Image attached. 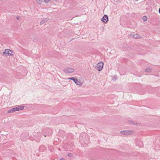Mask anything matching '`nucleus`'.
I'll return each instance as SVG.
<instances>
[{
  "label": "nucleus",
  "mask_w": 160,
  "mask_h": 160,
  "mask_svg": "<svg viewBox=\"0 0 160 160\" xmlns=\"http://www.w3.org/2000/svg\"><path fill=\"white\" fill-rule=\"evenodd\" d=\"M48 21V20L47 18L43 19L41 22L40 23V24H44V23Z\"/></svg>",
  "instance_id": "11"
},
{
  "label": "nucleus",
  "mask_w": 160,
  "mask_h": 160,
  "mask_svg": "<svg viewBox=\"0 0 160 160\" xmlns=\"http://www.w3.org/2000/svg\"><path fill=\"white\" fill-rule=\"evenodd\" d=\"M9 50V49H5V52H3V54H6V55H7V52H8V51Z\"/></svg>",
  "instance_id": "13"
},
{
  "label": "nucleus",
  "mask_w": 160,
  "mask_h": 160,
  "mask_svg": "<svg viewBox=\"0 0 160 160\" xmlns=\"http://www.w3.org/2000/svg\"><path fill=\"white\" fill-rule=\"evenodd\" d=\"M103 63L102 62H98L96 65V68L99 71H101L103 67Z\"/></svg>",
  "instance_id": "3"
},
{
  "label": "nucleus",
  "mask_w": 160,
  "mask_h": 160,
  "mask_svg": "<svg viewBox=\"0 0 160 160\" xmlns=\"http://www.w3.org/2000/svg\"><path fill=\"white\" fill-rule=\"evenodd\" d=\"M68 156L69 157H71L72 156V154L71 153L68 154Z\"/></svg>",
  "instance_id": "16"
},
{
  "label": "nucleus",
  "mask_w": 160,
  "mask_h": 160,
  "mask_svg": "<svg viewBox=\"0 0 160 160\" xmlns=\"http://www.w3.org/2000/svg\"><path fill=\"white\" fill-rule=\"evenodd\" d=\"M132 133L133 132L131 130H124L120 132V133L123 135H128Z\"/></svg>",
  "instance_id": "5"
},
{
  "label": "nucleus",
  "mask_w": 160,
  "mask_h": 160,
  "mask_svg": "<svg viewBox=\"0 0 160 160\" xmlns=\"http://www.w3.org/2000/svg\"><path fill=\"white\" fill-rule=\"evenodd\" d=\"M148 19L147 17L146 16H143L142 18V20L144 21H146Z\"/></svg>",
  "instance_id": "12"
},
{
  "label": "nucleus",
  "mask_w": 160,
  "mask_h": 160,
  "mask_svg": "<svg viewBox=\"0 0 160 160\" xmlns=\"http://www.w3.org/2000/svg\"><path fill=\"white\" fill-rule=\"evenodd\" d=\"M129 123L130 124H132V125H137L138 124V123H137L136 122H134L133 121H129Z\"/></svg>",
  "instance_id": "9"
},
{
  "label": "nucleus",
  "mask_w": 160,
  "mask_h": 160,
  "mask_svg": "<svg viewBox=\"0 0 160 160\" xmlns=\"http://www.w3.org/2000/svg\"><path fill=\"white\" fill-rule=\"evenodd\" d=\"M60 160H65L63 158H60Z\"/></svg>",
  "instance_id": "19"
},
{
  "label": "nucleus",
  "mask_w": 160,
  "mask_h": 160,
  "mask_svg": "<svg viewBox=\"0 0 160 160\" xmlns=\"http://www.w3.org/2000/svg\"><path fill=\"white\" fill-rule=\"evenodd\" d=\"M146 72H151V69L150 68H148L146 69Z\"/></svg>",
  "instance_id": "14"
},
{
  "label": "nucleus",
  "mask_w": 160,
  "mask_h": 160,
  "mask_svg": "<svg viewBox=\"0 0 160 160\" xmlns=\"http://www.w3.org/2000/svg\"><path fill=\"white\" fill-rule=\"evenodd\" d=\"M38 1L39 2L41 1V0H38Z\"/></svg>",
  "instance_id": "21"
},
{
  "label": "nucleus",
  "mask_w": 160,
  "mask_h": 160,
  "mask_svg": "<svg viewBox=\"0 0 160 160\" xmlns=\"http://www.w3.org/2000/svg\"><path fill=\"white\" fill-rule=\"evenodd\" d=\"M159 12L160 14V8L159 9Z\"/></svg>",
  "instance_id": "20"
},
{
  "label": "nucleus",
  "mask_w": 160,
  "mask_h": 160,
  "mask_svg": "<svg viewBox=\"0 0 160 160\" xmlns=\"http://www.w3.org/2000/svg\"><path fill=\"white\" fill-rule=\"evenodd\" d=\"M7 55H6V56H13L14 54V53L13 51L9 49L8 52H7Z\"/></svg>",
  "instance_id": "7"
},
{
  "label": "nucleus",
  "mask_w": 160,
  "mask_h": 160,
  "mask_svg": "<svg viewBox=\"0 0 160 160\" xmlns=\"http://www.w3.org/2000/svg\"><path fill=\"white\" fill-rule=\"evenodd\" d=\"M17 18V20H18V19H20V17H19V16H17V18Z\"/></svg>",
  "instance_id": "17"
},
{
  "label": "nucleus",
  "mask_w": 160,
  "mask_h": 160,
  "mask_svg": "<svg viewBox=\"0 0 160 160\" xmlns=\"http://www.w3.org/2000/svg\"><path fill=\"white\" fill-rule=\"evenodd\" d=\"M24 108V106H19L17 107L13 108L9 110L8 111V113H12L16 111H18L23 110Z\"/></svg>",
  "instance_id": "1"
},
{
  "label": "nucleus",
  "mask_w": 160,
  "mask_h": 160,
  "mask_svg": "<svg viewBox=\"0 0 160 160\" xmlns=\"http://www.w3.org/2000/svg\"><path fill=\"white\" fill-rule=\"evenodd\" d=\"M130 36L131 37H133L136 38H139V37L138 36V35L137 34H131Z\"/></svg>",
  "instance_id": "10"
},
{
  "label": "nucleus",
  "mask_w": 160,
  "mask_h": 160,
  "mask_svg": "<svg viewBox=\"0 0 160 160\" xmlns=\"http://www.w3.org/2000/svg\"><path fill=\"white\" fill-rule=\"evenodd\" d=\"M142 145H140V147H142Z\"/></svg>",
  "instance_id": "22"
},
{
  "label": "nucleus",
  "mask_w": 160,
  "mask_h": 160,
  "mask_svg": "<svg viewBox=\"0 0 160 160\" xmlns=\"http://www.w3.org/2000/svg\"><path fill=\"white\" fill-rule=\"evenodd\" d=\"M108 17L107 15H105L101 18V21L103 22L107 23L108 21Z\"/></svg>",
  "instance_id": "6"
},
{
  "label": "nucleus",
  "mask_w": 160,
  "mask_h": 160,
  "mask_svg": "<svg viewBox=\"0 0 160 160\" xmlns=\"http://www.w3.org/2000/svg\"><path fill=\"white\" fill-rule=\"evenodd\" d=\"M24 134V133H23L21 136V139L22 141H25L27 138V136H28V135L27 133H26L25 134V137L24 138L23 137Z\"/></svg>",
  "instance_id": "8"
},
{
  "label": "nucleus",
  "mask_w": 160,
  "mask_h": 160,
  "mask_svg": "<svg viewBox=\"0 0 160 160\" xmlns=\"http://www.w3.org/2000/svg\"><path fill=\"white\" fill-rule=\"evenodd\" d=\"M68 79L72 80H73L77 85L81 86L82 85L81 82L79 80H78L77 79L75 78L74 77L69 78Z\"/></svg>",
  "instance_id": "4"
},
{
  "label": "nucleus",
  "mask_w": 160,
  "mask_h": 160,
  "mask_svg": "<svg viewBox=\"0 0 160 160\" xmlns=\"http://www.w3.org/2000/svg\"><path fill=\"white\" fill-rule=\"evenodd\" d=\"M50 1V0H44V2L46 3H48Z\"/></svg>",
  "instance_id": "15"
},
{
  "label": "nucleus",
  "mask_w": 160,
  "mask_h": 160,
  "mask_svg": "<svg viewBox=\"0 0 160 160\" xmlns=\"http://www.w3.org/2000/svg\"><path fill=\"white\" fill-rule=\"evenodd\" d=\"M116 78H115V77H114V78H113V80H116Z\"/></svg>",
  "instance_id": "18"
},
{
  "label": "nucleus",
  "mask_w": 160,
  "mask_h": 160,
  "mask_svg": "<svg viewBox=\"0 0 160 160\" xmlns=\"http://www.w3.org/2000/svg\"><path fill=\"white\" fill-rule=\"evenodd\" d=\"M74 71V70L73 68H70L68 67L66 68L63 70V71L67 74L72 73Z\"/></svg>",
  "instance_id": "2"
}]
</instances>
